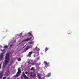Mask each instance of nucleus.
<instances>
[{"label": "nucleus", "instance_id": "obj_23", "mask_svg": "<svg viewBox=\"0 0 79 79\" xmlns=\"http://www.w3.org/2000/svg\"><path fill=\"white\" fill-rule=\"evenodd\" d=\"M13 60H12L10 61L11 63H13Z\"/></svg>", "mask_w": 79, "mask_h": 79}, {"label": "nucleus", "instance_id": "obj_21", "mask_svg": "<svg viewBox=\"0 0 79 79\" xmlns=\"http://www.w3.org/2000/svg\"><path fill=\"white\" fill-rule=\"evenodd\" d=\"M2 67L3 68H5V65H3Z\"/></svg>", "mask_w": 79, "mask_h": 79}, {"label": "nucleus", "instance_id": "obj_16", "mask_svg": "<svg viewBox=\"0 0 79 79\" xmlns=\"http://www.w3.org/2000/svg\"><path fill=\"white\" fill-rule=\"evenodd\" d=\"M28 47L29 48H31L32 47L31 46H28Z\"/></svg>", "mask_w": 79, "mask_h": 79}, {"label": "nucleus", "instance_id": "obj_28", "mask_svg": "<svg viewBox=\"0 0 79 79\" xmlns=\"http://www.w3.org/2000/svg\"><path fill=\"white\" fill-rule=\"evenodd\" d=\"M37 59L38 60L39 59V58L38 57V58H37Z\"/></svg>", "mask_w": 79, "mask_h": 79}, {"label": "nucleus", "instance_id": "obj_24", "mask_svg": "<svg viewBox=\"0 0 79 79\" xmlns=\"http://www.w3.org/2000/svg\"><path fill=\"white\" fill-rule=\"evenodd\" d=\"M12 46H13V44H11L10 46V48H11V47H12Z\"/></svg>", "mask_w": 79, "mask_h": 79}, {"label": "nucleus", "instance_id": "obj_22", "mask_svg": "<svg viewBox=\"0 0 79 79\" xmlns=\"http://www.w3.org/2000/svg\"><path fill=\"white\" fill-rule=\"evenodd\" d=\"M22 33H20V34H19V35H20V36H21V35H22Z\"/></svg>", "mask_w": 79, "mask_h": 79}, {"label": "nucleus", "instance_id": "obj_1", "mask_svg": "<svg viewBox=\"0 0 79 79\" xmlns=\"http://www.w3.org/2000/svg\"><path fill=\"white\" fill-rule=\"evenodd\" d=\"M10 54L7 53L5 56V65H7L8 63L10 62Z\"/></svg>", "mask_w": 79, "mask_h": 79}, {"label": "nucleus", "instance_id": "obj_13", "mask_svg": "<svg viewBox=\"0 0 79 79\" xmlns=\"http://www.w3.org/2000/svg\"><path fill=\"white\" fill-rule=\"evenodd\" d=\"M35 69V68L34 67H32L31 68L30 70H31V71H32L34 70Z\"/></svg>", "mask_w": 79, "mask_h": 79}, {"label": "nucleus", "instance_id": "obj_18", "mask_svg": "<svg viewBox=\"0 0 79 79\" xmlns=\"http://www.w3.org/2000/svg\"><path fill=\"white\" fill-rule=\"evenodd\" d=\"M45 50H46V51H45V52H46V51H47V50H48V48H46Z\"/></svg>", "mask_w": 79, "mask_h": 79}, {"label": "nucleus", "instance_id": "obj_29", "mask_svg": "<svg viewBox=\"0 0 79 79\" xmlns=\"http://www.w3.org/2000/svg\"><path fill=\"white\" fill-rule=\"evenodd\" d=\"M9 65L11 66V64H10Z\"/></svg>", "mask_w": 79, "mask_h": 79}, {"label": "nucleus", "instance_id": "obj_6", "mask_svg": "<svg viewBox=\"0 0 79 79\" xmlns=\"http://www.w3.org/2000/svg\"><path fill=\"white\" fill-rule=\"evenodd\" d=\"M3 54H4V52H2L1 53L0 55V61H1L3 58Z\"/></svg>", "mask_w": 79, "mask_h": 79}, {"label": "nucleus", "instance_id": "obj_2", "mask_svg": "<svg viewBox=\"0 0 79 79\" xmlns=\"http://www.w3.org/2000/svg\"><path fill=\"white\" fill-rule=\"evenodd\" d=\"M18 72L17 73L16 75H15L14 77H18V76H19V74H20L21 73V70L19 68H18Z\"/></svg>", "mask_w": 79, "mask_h": 79}, {"label": "nucleus", "instance_id": "obj_3", "mask_svg": "<svg viewBox=\"0 0 79 79\" xmlns=\"http://www.w3.org/2000/svg\"><path fill=\"white\" fill-rule=\"evenodd\" d=\"M28 68H30L31 67V66H33L34 65H35V63H31V62H30V61H28Z\"/></svg>", "mask_w": 79, "mask_h": 79}, {"label": "nucleus", "instance_id": "obj_30", "mask_svg": "<svg viewBox=\"0 0 79 79\" xmlns=\"http://www.w3.org/2000/svg\"><path fill=\"white\" fill-rule=\"evenodd\" d=\"M7 79H10V78H7Z\"/></svg>", "mask_w": 79, "mask_h": 79}, {"label": "nucleus", "instance_id": "obj_27", "mask_svg": "<svg viewBox=\"0 0 79 79\" xmlns=\"http://www.w3.org/2000/svg\"><path fill=\"white\" fill-rule=\"evenodd\" d=\"M25 73L26 74H27V72H25Z\"/></svg>", "mask_w": 79, "mask_h": 79}, {"label": "nucleus", "instance_id": "obj_11", "mask_svg": "<svg viewBox=\"0 0 79 79\" xmlns=\"http://www.w3.org/2000/svg\"><path fill=\"white\" fill-rule=\"evenodd\" d=\"M29 47H28V46H27L26 47V48L25 49L24 52H26V51L27 50H29Z\"/></svg>", "mask_w": 79, "mask_h": 79}, {"label": "nucleus", "instance_id": "obj_9", "mask_svg": "<svg viewBox=\"0 0 79 79\" xmlns=\"http://www.w3.org/2000/svg\"><path fill=\"white\" fill-rule=\"evenodd\" d=\"M32 53V52H29L28 54L27 55V57H31V54Z\"/></svg>", "mask_w": 79, "mask_h": 79}, {"label": "nucleus", "instance_id": "obj_26", "mask_svg": "<svg viewBox=\"0 0 79 79\" xmlns=\"http://www.w3.org/2000/svg\"><path fill=\"white\" fill-rule=\"evenodd\" d=\"M1 65H2V64H0V69H1V67L2 66Z\"/></svg>", "mask_w": 79, "mask_h": 79}, {"label": "nucleus", "instance_id": "obj_32", "mask_svg": "<svg viewBox=\"0 0 79 79\" xmlns=\"http://www.w3.org/2000/svg\"><path fill=\"white\" fill-rule=\"evenodd\" d=\"M42 79V78H41V79Z\"/></svg>", "mask_w": 79, "mask_h": 79}, {"label": "nucleus", "instance_id": "obj_8", "mask_svg": "<svg viewBox=\"0 0 79 79\" xmlns=\"http://www.w3.org/2000/svg\"><path fill=\"white\" fill-rule=\"evenodd\" d=\"M23 76L25 79H29V78H28V77H27V76H26V75H25V74H24V73H23Z\"/></svg>", "mask_w": 79, "mask_h": 79}, {"label": "nucleus", "instance_id": "obj_5", "mask_svg": "<svg viewBox=\"0 0 79 79\" xmlns=\"http://www.w3.org/2000/svg\"><path fill=\"white\" fill-rule=\"evenodd\" d=\"M44 63L45 65H47L48 66H50V63H47V61H44Z\"/></svg>", "mask_w": 79, "mask_h": 79}, {"label": "nucleus", "instance_id": "obj_7", "mask_svg": "<svg viewBox=\"0 0 79 79\" xmlns=\"http://www.w3.org/2000/svg\"><path fill=\"white\" fill-rule=\"evenodd\" d=\"M31 39H32V38H27L26 39H25L24 40V42H27V41H29V40H30Z\"/></svg>", "mask_w": 79, "mask_h": 79}, {"label": "nucleus", "instance_id": "obj_19", "mask_svg": "<svg viewBox=\"0 0 79 79\" xmlns=\"http://www.w3.org/2000/svg\"><path fill=\"white\" fill-rule=\"evenodd\" d=\"M21 60V59L20 58H19L18 59V61H20Z\"/></svg>", "mask_w": 79, "mask_h": 79}, {"label": "nucleus", "instance_id": "obj_31", "mask_svg": "<svg viewBox=\"0 0 79 79\" xmlns=\"http://www.w3.org/2000/svg\"><path fill=\"white\" fill-rule=\"evenodd\" d=\"M32 40H34V38H33V39Z\"/></svg>", "mask_w": 79, "mask_h": 79}, {"label": "nucleus", "instance_id": "obj_12", "mask_svg": "<svg viewBox=\"0 0 79 79\" xmlns=\"http://www.w3.org/2000/svg\"><path fill=\"white\" fill-rule=\"evenodd\" d=\"M37 77L38 78H39L40 79H41V76L40 75H38Z\"/></svg>", "mask_w": 79, "mask_h": 79}, {"label": "nucleus", "instance_id": "obj_15", "mask_svg": "<svg viewBox=\"0 0 79 79\" xmlns=\"http://www.w3.org/2000/svg\"><path fill=\"white\" fill-rule=\"evenodd\" d=\"M3 48H8V46L5 45L3 47Z\"/></svg>", "mask_w": 79, "mask_h": 79}, {"label": "nucleus", "instance_id": "obj_25", "mask_svg": "<svg viewBox=\"0 0 79 79\" xmlns=\"http://www.w3.org/2000/svg\"><path fill=\"white\" fill-rule=\"evenodd\" d=\"M3 79H6V77H4L3 78Z\"/></svg>", "mask_w": 79, "mask_h": 79}, {"label": "nucleus", "instance_id": "obj_17", "mask_svg": "<svg viewBox=\"0 0 79 79\" xmlns=\"http://www.w3.org/2000/svg\"><path fill=\"white\" fill-rule=\"evenodd\" d=\"M28 34L30 35V36H32V33L31 32H28Z\"/></svg>", "mask_w": 79, "mask_h": 79}, {"label": "nucleus", "instance_id": "obj_20", "mask_svg": "<svg viewBox=\"0 0 79 79\" xmlns=\"http://www.w3.org/2000/svg\"><path fill=\"white\" fill-rule=\"evenodd\" d=\"M29 43L30 44H33V42H32V41L30 42Z\"/></svg>", "mask_w": 79, "mask_h": 79}, {"label": "nucleus", "instance_id": "obj_14", "mask_svg": "<svg viewBox=\"0 0 79 79\" xmlns=\"http://www.w3.org/2000/svg\"><path fill=\"white\" fill-rule=\"evenodd\" d=\"M51 74H50V73H48L47 76L48 77H50V76Z\"/></svg>", "mask_w": 79, "mask_h": 79}, {"label": "nucleus", "instance_id": "obj_10", "mask_svg": "<svg viewBox=\"0 0 79 79\" xmlns=\"http://www.w3.org/2000/svg\"><path fill=\"white\" fill-rule=\"evenodd\" d=\"M35 76H36V74H35L34 75H33L32 76V72L31 73V74L30 75V76H31V77H35Z\"/></svg>", "mask_w": 79, "mask_h": 79}, {"label": "nucleus", "instance_id": "obj_4", "mask_svg": "<svg viewBox=\"0 0 79 79\" xmlns=\"http://www.w3.org/2000/svg\"><path fill=\"white\" fill-rule=\"evenodd\" d=\"M3 72L2 71L1 73H0V79H2V78L3 77Z\"/></svg>", "mask_w": 79, "mask_h": 79}]
</instances>
